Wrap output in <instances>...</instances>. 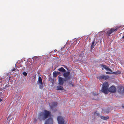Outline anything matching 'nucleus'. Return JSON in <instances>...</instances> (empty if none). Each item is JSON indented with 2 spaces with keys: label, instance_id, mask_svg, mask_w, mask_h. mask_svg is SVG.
I'll use <instances>...</instances> for the list:
<instances>
[{
  "label": "nucleus",
  "instance_id": "nucleus-5",
  "mask_svg": "<svg viewBox=\"0 0 124 124\" xmlns=\"http://www.w3.org/2000/svg\"><path fill=\"white\" fill-rule=\"evenodd\" d=\"M67 81L66 79L62 78L61 77H59L58 84L61 85H62L63 84Z\"/></svg>",
  "mask_w": 124,
  "mask_h": 124
},
{
  "label": "nucleus",
  "instance_id": "nucleus-27",
  "mask_svg": "<svg viewBox=\"0 0 124 124\" xmlns=\"http://www.w3.org/2000/svg\"><path fill=\"white\" fill-rule=\"evenodd\" d=\"M54 52H57V53H58V52L59 53L58 51H58L56 49H55L54 50Z\"/></svg>",
  "mask_w": 124,
  "mask_h": 124
},
{
  "label": "nucleus",
  "instance_id": "nucleus-18",
  "mask_svg": "<svg viewBox=\"0 0 124 124\" xmlns=\"http://www.w3.org/2000/svg\"><path fill=\"white\" fill-rule=\"evenodd\" d=\"M57 90H62L63 89L62 86H57Z\"/></svg>",
  "mask_w": 124,
  "mask_h": 124
},
{
  "label": "nucleus",
  "instance_id": "nucleus-28",
  "mask_svg": "<svg viewBox=\"0 0 124 124\" xmlns=\"http://www.w3.org/2000/svg\"><path fill=\"white\" fill-rule=\"evenodd\" d=\"M69 84L71 85H72V86H73V85H72V83H71V82H70L69 83Z\"/></svg>",
  "mask_w": 124,
  "mask_h": 124
},
{
  "label": "nucleus",
  "instance_id": "nucleus-15",
  "mask_svg": "<svg viewBox=\"0 0 124 124\" xmlns=\"http://www.w3.org/2000/svg\"><path fill=\"white\" fill-rule=\"evenodd\" d=\"M110 111L109 108L103 109L102 111V112L105 114H108Z\"/></svg>",
  "mask_w": 124,
  "mask_h": 124
},
{
  "label": "nucleus",
  "instance_id": "nucleus-2",
  "mask_svg": "<svg viewBox=\"0 0 124 124\" xmlns=\"http://www.w3.org/2000/svg\"><path fill=\"white\" fill-rule=\"evenodd\" d=\"M120 28L119 27H116V28L114 29L113 28H111V29H108L107 30L105 31V33L108 35L109 36L110 35V34L114 32V31H117L118 29Z\"/></svg>",
  "mask_w": 124,
  "mask_h": 124
},
{
  "label": "nucleus",
  "instance_id": "nucleus-26",
  "mask_svg": "<svg viewBox=\"0 0 124 124\" xmlns=\"http://www.w3.org/2000/svg\"><path fill=\"white\" fill-rule=\"evenodd\" d=\"M106 73L107 74H110L111 73H110V72H106Z\"/></svg>",
  "mask_w": 124,
  "mask_h": 124
},
{
  "label": "nucleus",
  "instance_id": "nucleus-30",
  "mask_svg": "<svg viewBox=\"0 0 124 124\" xmlns=\"http://www.w3.org/2000/svg\"><path fill=\"white\" fill-rule=\"evenodd\" d=\"M16 69H12V71H14Z\"/></svg>",
  "mask_w": 124,
  "mask_h": 124
},
{
  "label": "nucleus",
  "instance_id": "nucleus-8",
  "mask_svg": "<svg viewBox=\"0 0 124 124\" xmlns=\"http://www.w3.org/2000/svg\"><path fill=\"white\" fill-rule=\"evenodd\" d=\"M108 91L110 92L115 93L116 91V89L115 86L112 85L108 89Z\"/></svg>",
  "mask_w": 124,
  "mask_h": 124
},
{
  "label": "nucleus",
  "instance_id": "nucleus-9",
  "mask_svg": "<svg viewBox=\"0 0 124 124\" xmlns=\"http://www.w3.org/2000/svg\"><path fill=\"white\" fill-rule=\"evenodd\" d=\"M70 72H67L63 74V76L67 80H68L70 78Z\"/></svg>",
  "mask_w": 124,
  "mask_h": 124
},
{
  "label": "nucleus",
  "instance_id": "nucleus-20",
  "mask_svg": "<svg viewBox=\"0 0 124 124\" xmlns=\"http://www.w3.org/2000/svg\"><path fill=\"white\" fill-rule=\"evenodd\" d=\"M121 72L120 71H117L115 72H114L112 73L113 74L118 75L121 73Z\"/></svg>",
  "mask_w": 124,
  "mask_h": 124
},
{
  "label": "nucleus",
  "instance_id": "nucleus-10",
  "mask_svg": "<svg viewBox=\"0 0 124 124\" xmlns=\"http://www.w3.org/2000/svg\"><path fill=\"white\" fill-rule=\"evenodd\" d=\"M95 114L100 117L101 119L103 120H106L108 119L109 118V117L108 116H101L100 114L98 113H96Z\"/></svg>",
  "mask_w": 124,
  "mask_h": 124
},
{
  "label": "nucleus",
  "instance_id": "nucleus-32",
  "mask_svg": "<svg viewBox=\"0 0 124 124\" xmlns=\"http://www.w3.org/2000/svg\"><path fill=\"white\" fill-rule=\"evenodd\" d=\"M122 39H124V35L123 36L122 38Z\"/></svg>",
  "mask_w": 124,
  "mask_h": 124
},
{
  "label": "nucleus",
  "instance_id": "nucleus-13",
  "mask_svg": "<svg viewBox=\"0 0 124 124\" xmlns=\"http://www.w3.org/2000/svg\"><path fill=\"white\" fill-rule=\"evenodd\" d=\"M101 67L102 68V70H103L104 68L107 71H110V72L112 71L108 67L105 65H101Z\"/></svg>",
  "mask_w": 124,
  "mask_h": 124
},
{
  "label": "nucleus",
  "instance_id": "nucleus-29",
  "mask_svg": "<svg viewBox=\"0 0 124 124\" xmlns=\"http://www.w3.org/2000/svg\"><path fill=\"white\" fill-rule=\"evenodd\" d=\"M53 52V51H52L51 52H50V54H52V53H52Z\"/></svg>",
  "mask_w": 124,
  "mask_h": 124
},
{
  "label": "nucleus",
  "instance_id": "nucleus-21",
  "mask_svg": "<svg viewBox=\"0 0 124 124\" xmlns=\"http://www.w3.org/2000/svg\"><path fill=\"white\" fill-rule=\"evenodd\" d=\"M39 88L41 89H43V83L40 84H39Z\"/></svg>",
  "mask_w": 124,
  "mask_h": 124
},
{
  "label": "nucleus",
  "instance_id": "nucleus-16",
  "mask_svg": "<svg viewBox=\"0 0 124 124\" xmlns=\"http://www.w3.org/2000/svg\"><path fill=\"white\" fill-rule=\"evenodd\" d=\"M37 83L38 84L42 83V79L41 78L40 76H39L38 81Z\"/></svg>",
  "mask_w": 124,
  "mask_h": 124
},
{
  "label": "nucleus",
  "instance_id": "nucleus-22",
  "mask_svg": "<svg viewBox=\"0 0 124 124\" xmlns=\"http://www.w3.org/2000/svg\"><path fill=\"white\" fill-rule=\"evenodd\" d=\"M93 96L96 97L97 96V94L96 92H93Z\"/></svg>",
  "mask_w": 124,
  "mask_h": 124
},
{
  "label": "nucleus",
  "instance_id": "nucleus-23",
  "mask_svg": "<svg viewBox=\"0 0 124 124\" xmlns=\"http://www.w3.org/2000/svg\"><path fill=\"white\" fill-rule=\"evenodd\" d=\"M53 74V76L54 77H55L57 76V74L55 72H54Z\"/></svg>",
  "mask_w": 124,
  "mask_h": 124
},
{
  "label": "nucleus",
  "instance_id": "nucleus-14",
  "mask_svg": "<svg viewBox=\"0 0 124 124\" xmlns=\"http://www.w3.org/2000/svg\"><path fill=\"white\" fill-rule=\"evenodd\" d=\"M101 67L102 68V70H103L104 68L107 71H110V72L112 71L108 67L105 65H101Z\"/></svg>",
  "mask_w": 124,
  "mask_h": 124
},
{
  "label": "nucleus",
  "instance_id": "nucleus-7",
  "mask_svg": "<svg viewBox=\"0 0 124 124\" xmlns=\"http://www.w3.org/2000/svg\"><path fill=\"white\" fill-rule=\"evenodd\" d=\"M53 120L52 117H50L45 121L44 124H53Z\"/></svg>",
  "mask_w": 124,
  "mask_h": 124
},
{
  "label": "nucleus",
  "instance_id": "nucleus-31",
  "mask_svg": "<svg viewBox=\"0 0 124 124\" xmlns=\"http://www.w3.org/2000/svg\"><path fill=\"white\" fill-rule=\"evenodd\" d=\"M2 101V99H0V101Z\"/></svg>",
  "mask_w": 124,
  "mask_h": 124
},
{
  "label": "nucleus",
  "instance_id": "nucleus-6",
  "mask_svg": "<svg viewBox=\"0 0 124 124\" xmlns=\"http://www.w3.org/2000/svg\"><path fill=\"white\" fill-rule=\"evenodd\" d=\"M57 121L58 124H64V120L62 116H58L57 117Z\"/></svg>",
  "mask_w": 124,
  "mask_h": 124
},
{
  "label": "nucleus",
  "instance_id": "nucleus-19",
  "mask_svg": "<svg viewBox=\"0 0 124 124\" xmlns=\"http://www.w3.org/2000/svg\"><path fill=\"white\" fill-rule=\"evenodd\" d=\"M58 70L62 72H65L66 71L62 67L59 68L58 69Z\"/></svg>",
  "mask_w": 124,
  "mask_h": 124
},
{
  "label": "nucleus",
  "instance_id": "nucleus-1",
  "mask_svg": "<svg viewBox=\"0 0 124 124\" xmlns=\"http://www.w3.org/2000/svg\"><path fill=\"white\" fill-rule=\"evenodd\" d=\"M50 114L49 112L45 110L39 114L38 118L40 120H44L50 116Z\"/></svg>",
  "mask_w": 124,
  "mask_h": 124
},
{
  "label": "nucleus",
  "instance_id": "nucleus-24",
  "mask_svg": "<svg viewBox=\"0 0 124 124\" xmlns=\"http://www.w3.org/2000/svg\"><path fill=\"white\" fill-rule=\"evenodd\" d=\"M57 104V103L56 102H55L52 105V107H53V106H54L56 105Z\"/></svg>",
  "mask_w": 124,
  "mask_h": 124
},
{
  "label": "nucleus",
  "instance_id": "nucleus-4",
  "mask_svg": "<svg viewBox=\"0 0 124 124\" xmlns=\"http://www.w3.org/2000/svg\"><path fill=\"white\" fill-rule=\"evenodd\" d=\"M67 46V44H66L63 47H62L59 51H58L59 54H63L66 50L68 49Z\"/></svg>",
  "mask_w": 124,
  "mask_h": 124
},
{
  "label": "nucleus",
  "instance_id": "nucleus-25",
  "mask_svg": "<svg viewBox=\"0 0 124 124\" xmlns=\"http://www.w3.org/2000/svg\"><path fill=\"white\" fill-rule=\"evenodd\" d=\"M23 75H24L25 76H26L27 75V73L25 72H23Z\"/></svg>",
  "mask_w": 124,
  "mask_h": 124
},
{
  "label": "nucleus",
  "instance_id": "nucleus-12",
  "mask_svg": "<svg viewBox=\"0 0 124 124\" xmlns=\"http://www.w3.org/2000/svg\"><path fill=\"white\" fill-rule=\"evenodd\" d=\"M118 93L120 94H123L124 93V88L123 87H119L118 90Z\"/></svg>",
  "mask_w": 124,
  "mask_h": 124
},
{
  "label": "nucleus",
  "instance_id": "nucleus-11",
  "mask_svg": "<svg viewBox=\"0 0 124 124\" xmlns=\"http://www.w3.org/2000/svg\"><path fill=\"white\" fill-rule=\"evenodd\" d=\"M108 78L109 77L108 76L104 75H102L99 76L98 77V78L99 80L104 79V80H105L108 79Z\"/></svg>",
  "mask_w": 124,
  "mask_h": 124
},
{
  "label": "nucleus",
  "instance_id": "nucleus-33",
  "mask_svg": "<svg viewBox=\"0 0 124 124\" xmlns=\"http://www.w3.org/2000/svg\"><path fill=\"white\" fill-rule=\"evenodd\" d=\"M123 107L124 108V106H123Z\"/></svg>",
  "mask_w": 124,
  "mask_h": 124
},
{
  "label": "nucleus",
  "instance_id": "nucleus-3",
  "mask_svg": "<svg viewBox=\"0 0 124 124\" xmlns=\"http://www.w3.org/2000/svg\"><path fill=\"white\" fill-rule=\"evenodd\" d=\"M108 86L109 85L108 83H104L102 86L101 91L106 94H107Z\"/></svg>",
  "mask_w": 124,
  "mask_h": 124
},
{
  "label": "nucleus",
  "instance_id": "nucleus-17",
  "mask_svg": "<svg viewBox=\"0 0 124 124\" xmlns=\"http://www.w3.org/2000/svg\"><path fill=\"white\" fill-rule=\"evenodd\" d=\"M95 43L94 41H92V44L91 46V49H93L94 48V46H95L96 45V44H95L94 45V44Z\"/></svg>",
  "mask_w": 124,
  "mask_h": 124
}]
</instances>
